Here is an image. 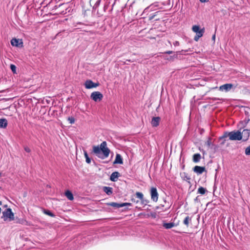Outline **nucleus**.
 <instances>
[{
	"instance_id": "obj_6",
	"label": "nucleus",
	"mask_w": 250,
	"mask_h": 250,
	"mask_svg": "<svg viewBox=\"0 0 250 250\" xmlns=\"http://www.w3.org/2000/svg\"><path fill=\"white\" fill-rule=\"evenodd\" d=\"M151 198L154 202H157L158 199V193L156 188H151L150 189Z\"/></svg>"
},
{
	"instance_id": "obj_25",
	"label": "nucleus",
	"mask_w": 250,
	"mask_h": 250,
	"mask_svg": "<svg viewBox=\"0 0 250 250\" xmlns=\"http://www.w3.org/2000/svg\"><path fill=\"white\" fill-rule=\"evenodd\" d=\"M84 155L86 159V162L88 164H90L91 162V160L89 158L88 154L86 151H84Z\"/></svg>"
},
{
	"instance_id": "obj_30",
	"label": "nucleus",
	"mask_w": 250,
	"mask_h": 250,
	"mask_svg": "<svg viewBox=\"0 0 250 250\" xmlns=\"http://www.w3.org/2000/svg\"><path fill=\"white\" fill-rule=\"evenodd\" d=\"M44 213L50 216H52V217L54 216L53 214L49 210H45L44 211Z\"/></svg>"
},
{
	"instance_id": "obj_31",
	"label": "nucleus",
	"mask_w": 250,
	"mask_h": 250,
	"mask_svg": "<svg viewBox=\"0 0 250 250\" xmlns=\"http://www.w3.org/2000/svg\"><path fill=\"white\" fill-rule=\"evenodd\" d=\"M121 205H122V207H123L126 206H131V204L129 203H122Z\"/></svg>"
},
{
	"instance_id": "obj_19",
	"label": "nucleus",
	"mask_w": 250,
	"mask_h": 250,
	"mask_svg": "<svg viewBox=\"0 0 250 250\" xmlns=\"http://www.w3.org/2000/svg\"><path fill=\"white\" fill-rule=\"evenodd\" d=\"M65 195L69 200H72L73 199V194L70 191L67 190L65 193Z\"/></svg>"
},
{
	"instance_id": "obj_16",
	"label": "nucleus",
	"mask_w": 250,
	"mask_h": 250,
	"mask_svg": "<svg viewBox=\"0 0 250 250\" xmlns=\"http://www.w3.org/2000/svg\"><path fill=\"white\" fill-rule=\"evenodd\" d=\"M175 226V225L174 223H164L163 224V227L167 229H171Z\"/></svg>"
},
{
	"instance_id": "obj_7",
	"label": "nucleus",
	"mask_w": 250,
	"mask_h": 250,
	"mask_svg": "<svg viewBox=\"0 0 250 250\" xmlns=\"http://www.w3.org/2000/svg\"><path fill=\"white\" fill-rule=\"evenodd\" d=\"M250 134V131L248 129H244L242 132H240L241 140L247 141L248 140Z\"/></svg>"
},
{
	"instance_id": "obj_26",
	"label": "nucleus",
	"mask_w": 250,
	"mask_h": 250,
	"mask_svg": "<svg viewBox=\"0 0 250 250\" xmlns=\"http://www.w3.org/2000/svg\"><path fill=\"white\" fill-rule=\"evenodd\" d=\"M136 197L139 198L141 201L143 200L144 195L143 194L140 192H137L136 193Z\"/></svg>"
},
{
	"instance_id": "obj_40",
	"label": "nucleus",
	"mask_w": 250,
	"mask_h": 250,
	"mask_svg": "<svg viewBox=\"0 0 250 250\" xmlns=\"http://www.w3.org/2000/svg\"><path fill=\"white\" fill-rule=\"evenodd\" d=\"M93 0H91V1H93Z\"/></svg>"
},
{
	"instance_id": "obj_1",
	"label": "nucleus",
	"mask_w": 250,
	"mask_h": 250,
	"mask_svg": "<svg viewBox=\"0 0 250 250\" xmlns=\"http://www.w3.org/2000/svg\"><path fill=\"white\" fill-rule=\"evenodd\" d=\"M93 152L98 157L104 159L108 157L110 150L107 147L106 142L104 141L101 144L100 146H93Z\"/></svg>"
},
{
	"instance_id": "obj_18",
	"label": "nucleus",
	"mask_w": 250,
	"mask_h": 250,
	"mask_svg": "<svg viewBox=\"0 0 250 250\" xmlns=\"http://www.w3.org/2000/svg\"><path fill=\"white\" fill-rule=\"evenodd\" d=\"M112 188L110 187H104V191L108 195H110L112 193Z\"/></svg>"
},
{
	"instance_id": "obj_29",
	"label": "nucleus",
	"mask_w": 250,
	"mask_h": 250,
	"mask_svg": "<svg viewBox=\"0 0 250 250\" xmlns=\"http://www.w3.org/2000/svg\"><path fill=\"white\" fill-rule=\"evenodd\" d=\"M68 120L69 121L70 123L72 124L75 122V119L73 117H69L68 118Z\"/></svg>"
},
{
	"instance_id": "obj_21",
	"label": "nucleus",
	"mask_w": 250,
	"mask_h": 250,
	"mask_svg": "<svg viewBox=\"0 0 250 250\" xmlns=\"http://www.w3.org/2000/svg\"><path fill=\"white\" fill-rule=\"evenodd\" d=\"M108 205H109L111 207H113L117 208H119L122 207L121 204H118V203H115V202L110 203L108 204Z\"/></svg>"
},
{
	"instance_id": "obj_14",
	"label": "nucleus",
	"mask_w": 250,
	"mask_h": 250,
	"mask_svg": "<svg viewBox=\"0 0 250 250\" xmlns=\"http://www.w3.org/2000/svg\"><path fill=\"white\" fill-rule=\"evenodd\" d=\"M7 125V121L5 119H0V128H6Z\"/></svg>"
},
{
	"instance_id": "obj_8",
	"label": "nucleus",
	"mask_w": 250,
	"mask_h": 250,
	"mask_svg": "<svg viewBox=\"0 0 250 250\" xmlns=\"http://www.w3.org/2000/svg\"><path fill=\"white\" fill-rule=\"evenodd\" d=\"M233 85L231 83H227L223 84L219 87V90L222 91L228 92L229 91Z\"/></svg>"
},
{
	"instance_id": "obj_2",
	"label": "nucleus",
	"mask_w": 250,
	"mask_h": 250,
	"mask_svg": "<svg viewBox=\"0 0 250 250\" xmlns=\"http://www.w3.org/2000/svg\"><path fill=\"white\" fill-rule=\"evenodd\" d=\"M229 137L230 140H241V136L240 135V132L239 131H231L229 132H225L224 135L220 138V139H224Z\"/></svg>"
},
{
	"instance_id": "obj_33",
	"label": "nucleus",
	"mask_w": 250,
	"mask_h": 250,
	"mask_svg": "<svg viewBox=\"0 0 250 250\" xmlns=\"http://www.w3.org/2000/svg\"><path fill=\"white\" fill-rule=\"evenodd\" d=\"M100 2H101V0H98L96 1V3H95V6H99V4H100Z\"/></svg>"
},
{
	"instance_id": "obj_3",
	"label": "nucleus",
	"mask_w": 250,
	"mask_h": 250,
	"mask_svg": "<svg viewBox=\"0 0 250 250\" xmlns=\"http://www.w3.org/2000/svg\"><path fill=\"white\" fill-rule=\"evenodd\" d=\"M4 220L9 219L13 220L14 219V213L12 212L11 208H7L2 212V217Z\"/></svg>"
},
{
	"instance_id": "obj_11",
	"label": "nucleus",
	"mask_w": 250,
	"mask_h": 250,
	"mask_svg": "<svg viewBox=\"0 0 250 250\" xmlns=\"http://www.w3.org/2000/svg\"><path fill=\"white\" fill-rule=\"evenodd\" d=\"M11 43L13 46H19L22 42L19 39H13L11 41Z\"/></svg>"
},
{
	"instance_id": "obj_24",
	"label": "nucleus",
	"mask_w": 250,
	"mask_h": 250,
	"mask_svg": "<svg viewBox=\"0 0 250 250\" xmlns=\"http://www.w3.org/2000/svg\"><path fill=\"white\" fill-rule=\"evenodd\" d=\"M206 191H207V190L206 188H205L203 187H201L198 189L197 192H198V193L203 195V194H204Z\"/></svg>"
},
{
	"instance_id": "obj_13",
	"label": "nucleus",
	"mask_w": 250,
	"mask_h": 250,
	"mask_svg": "<svg viewBox=\"0 0 250 250\" xmlns=\"http://www.w3.org/2000/svg\"><path fill=\"white\" fill-rule=\"evenodd\" d=\"M204 33V29H201V31H200L199 32H198V33H196V35L194 38V40L195 41H198L199 39L200 38H201L203 35Z\"/></svg>"
},
{
	"instance_id": "obj_4",
	"label": "nucleus",
	"mask_w": 250,
	"mask_h": 250,
	"mask_svg": "<svg viewBox=\"0 0 250 250\" xmlns=\"http://www.w3.org/2000/svg\"><path fill=\"white\" fill-rule=\"evenodd\" d=\"M90 97L95 102H99L103 99V95L99 91H95L91 94Z\"/></svg>"
},
{
	"instance_id": "obj_22",
	"label": "nucleus",
	"mask_w": 250,
	"mask_h": 250,
	"mask_svg": "<svg viewBox=\"0 0 250 250\" xmlns=\"http://www.w3.org/2000/svg\"><path fill=\"white\" fill-rule=\"evenodd\" d=\"M192 30L194 32L196 33V34L197 33L201 31V29H200L199 25H195L192 26Z\"/></svg>"
},
{
	"instance_id": "obj_17",
	"label": "nucleus",
	"mask_w": 250,
	"mask_h": 250,
	"mask_svg": "<svg viewBox=\"0 0 250 250\" xmlns=\"http://www.w3.org/2000/svg\"><path fill=\"white\" fill-rule=\"evenodd\" d=\"M201 159V155L199 153L195 154L193 157V161L195 163L198 162Z\"/></svg>"
},
{
	"instance_id": "obj_15",
	"label": "nucleus",
	"mask_w": 250,
	"mask_h": 250,
	"mask_svg": "<svg viewBox=\"0 0 250 250\" xmlns=\"http://www.w3.org/2000/svg\"><path fill=\"white\" fill-rule=\"evenodd\" d=\"M119 173L118 172H113L110 177V179L112 181H116L119 177Z\"/></svg>"
},
{
	"instance_id": "obj_10",
	"label": "nucleus",
	"mask_w": 250,
	"mask_h": 250,
	"mask_svg": "<svg viewBox=\"0 0 250 250\" xmlns=\"http://www.w3.org/2000/svg\"><path fill=\"white\" fill-rule=\"evenodd\" d=\"M160 118L159 117H153L151 122V124L153 127L157 126L160 123Z\"/></svg>"
},
{
	"instance_id": "obj_34",
	"label": "nucleus",
	"mask_w": 250,
	"mask_h": 250,
	"mask_svg": "<svg viewBox=\"0 0 250 250\" xmlns=\"http://www.w3.org/2000/svg\"><path fill=\"white\" fill-rule=\"evenodd\" d=\"M173 44L175 45V46H177V45H179V42H178V41H176L174 42Z\"/></svg>"
},
{
	"instance_id": "obj_28",
	"label": "nucleus",
	"mask_w": 250,
	"mask_h": 250,
	"mask_svg": "<svg viewBox=\"0 0 250 250\" xmlns=\"http://www.w3.org/2000/svg\"><path fill=\"white\" fill-rule=\"evenodd\" d=\"M10 68L14 73H16V67L14 64L10 65Z\"/></svg>"
},
{
	"instance_id": "obj_39",
	"label": "nucleus",
	"mask_w": 250,
	"mask_h": 250,
	"mask_svg": "<svg viewBox=\"0 0 250 250\" xmlns=\"http://www.w3.org/2000/svg\"><path fill=\"white\" fill-rule=\"evenodd\" d=\"M1 176V173H0V176Z\"/></svg>"
},
{
	"instance_id": "obj_32",
	"label": "nucleus",
	"mask_w": 250,
	"mask_h": 250,
	"mask_svg": "<svg viewBox=\"0 0 250 250\" xmlns=\"http://www.w3.org/2000/svg\"><path fill=\"white\" fill-rule=\"evenodd\" d=\"M24 150L27 152H30L31 151L30 149L28 147H27V146L24 147Z\"/></svg>"
},
{
	"instance_id": "obj_37",
	"label": "nucleus",
	"mask_w": 250,
	"mask_h": 250,
	"mask_svg": "<svg viewBox=\"0 0 250 250\" xmlns=\"http://www.w3.org/2000/svg\"><path fill=\"white\" fill-rule=\"evenodd\" d=\"M215 35H214L212 36V39H213V40H215Z\"/></svg>"
},
{
	"instance_id": "obj_27",
	"label": "nucleus",
	"mask_w": 250,
	"mask_h": 250,
	"mask_svg": "<svg viewBox=\"0 0 250 250\" xmlns=\"http://www.w3.org/2000/svg\"><path fill=\"white\" fill-rule=\"evenodd\" d=\"M245 152L246 155H250V146L246 148Z\"/></svg>"
},
{
	"instance_id": "obj_5",
	"label": "nucleus",
	"mask_w": 250,
	"mask_h": 250,
	"mask_svg": "<svg viewBox=\"0 0 250 250\" xmlns=\"http://www.w3.org/2000/svg\"><path fill=\"white\" fill-rule=\"evenodd\" d=\"M99 85V83H94L91 80H88L85 81L84 86L86 89L95 88Z\"/></svg>"
},
{
	"instance_id": "obj_36",
	"label": "nucleus",
	"mask_w": 250,
	"mask_h": 250,
	"mask_svg": "<svg viewBox=\"0 0 250 250\" xmlns=\"http://www.w3.org/2000/svg\"><path fill=\"white\" fill-rule=\"evenodd\" d=\"M172 51H167V54H171V53H172Z\"/></svg>"
},
{
	"instance_id": "obj_38",
	"label": "nucleus",
	"mask_w": 250,
	"mask_h": 250,
	"mask_svg": "<svg viewBox=\"0 0 250 250\" xmlns=\"http://www.w3.org/2000/svg\"><path fill=\"white\" fill-rule=\"evenodd\" d=\"M1 205V202L0 201V205Z\"/></svg>"
},
{
	"instance_id": "obj_20",
	"label": "nucleus",
	"mask_w": 250,
	"mask_h": 250,
	"mask_svg": "<svg viewBox=\"0 0 250 250\" xmlns=\"http://www.w3.org/2000/svg\"><path fill=\"white\" fill-rule=\"evenodd\" d=\"M191 218L189 217V216H187L184 220V224L187 226L188 227L189 225V223L191 222Z\"/></svg>"
},
{
	"instance_id": "obj_23",
	"label": "nucleus",
	"mask_w": 250,
	"mask_h": 250,
	"mask_svg": "<svg viewBox=\"0 0 250 250\" xmlns=\"http://www.w3.org/2000/svg\"><path fill=\"white\" fill-rule=\"evenodd\" d=\"M212 145L210 138H208V140L205 142V146L207 147L208 149Z\"/></svg>"
},
{
	"instance_id": "obj_35",
	"label": "nucleus",
	"mask_w": 250,
	"mask_h": 250,
	"mask_svg": "<svg viewBox=\"0 0 250 250\" xmlns=\"http://www.w3.org/2000/svg\"><path fill=\"white\" fill-rule=\"evenodd\" d=\"M199 0L202 3H205L208 1V0Z\"/></svg>"
},
{
	"instance_id": "obj_9",
	"label": "nucleus",
	"mask_w": 250,
	"mask_h": 250,
	"mask_svg": "<svg viewBox=\"0 0 250 250\" xmlns=\"http://www.w3.org/2000/svg\"><path fill=\"white\" fill-rule=\"evenodd\" d=\"M193 171L198 174H201L206 171L205 167L196 166L193 168Z\"/></svg>"
},
{
	"instance_id": "obj_12",
	"label": "nucleus",
	"mask_w": 250,
	"mask_h": 250,
	"mask_svg": "<svg viewBox=\"0 0 250 250\" xmlns=\"http://www.w3.org/2000/svg\"><path fill=\"white\" fill-rule=\"evenodd\" d=\"M123 163V162L121 156L119 154H117L114 164H122Z\"/></svg>"
}]
</instances>
